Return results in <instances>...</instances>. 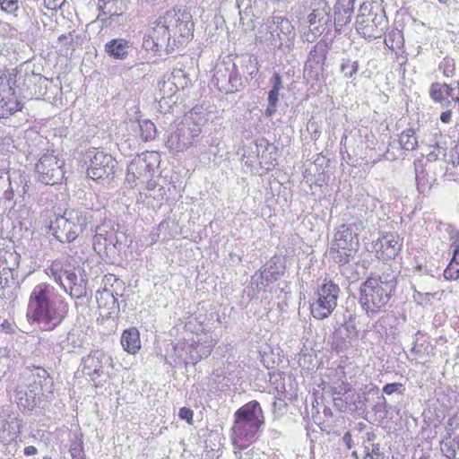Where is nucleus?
<instances>
[{"mask_svg":"<svg viewBox=\"0 0 459 459\" xmlns=\"http://www.w3.org/2000/svg\"><path fill=\"white\" fill-rule=\"evenodd\" d=\"M259 71L258 60L255 56H249L246 61L245 73H247L251 78L257 74Z\"/></svg>","mask_w":459,"mask_h":459,"instance_id":"09e8293b","label":"nucleus"},{"mask_svg":"<svg viewBox=\"0 0 459 459\" xmlns=\"http://www.w3.org/2000/svg\"><path fill=\"white\" fill-rule=\"evenodd\" d=\"M273 25L275 28V31L280 32L283 39H289V36L291 34L293 30L290 21L281 16L273 17Z\"/></svg>","mask_w":459,"mask_h":459,"instance_id":"58836bf2","label":"nucleus"},{"mask_svg":"<svg viewBox=\"0 0 459 459\" xmlns=\"http://www.w3.org/2000/svg\"><path fill=\"white\" fill-rule=\"evenodd\" d=\"M340 70L343 73L346 78H351L357 74L359 70L358 61H351V59H342L340 65Z\"/></svg>","mask_w":459,"mask_h":459,"instance_id":"37998d69","label":"nucleus"},{"mask_svg":"<svg viewBox=\"0 0 459 459\" xmlns=\"http://www.w3.org/2000/svg\"><path fill=\"white\" fill-rule=\"evenodd\" d=\"M445 87L446 83L433 82L429 88V96L435 102L442 103L443 107H448L451 101L445 99Z\"/></svg>","mask_w":459,"mask_h":459,"instance_id":"7c9ffc66","label":"nucleus"},{"mask_svg":"<svg viewBox=\"0 0 459 459\" xmlns=\"http://www.w3.org/2000/svg\"><path fill=\"white\" fill-rule=\"evenodd\" d=\"M328 43L319 40L309 53V57L305 64V73L310 77H317L324 71V65L328 53Z\"/></svg>","mask_w":459,"mask_h":459,"instance_id":"a211bd4d","label":"nucleus"},{"mask_svg":"<svg viewBox=\"0 0 459 459\" xmlns=\"http://www.w3.org/2000/svg\"><path fill=\"white\" fill-rule=\"evenodd\" d=\"M160 95L161 99H165L170 97L174 93L173 87L171 85L170 78L168 80L160 81L158 83Z\"/></svg>","mask_w":459,"mask_h":459,"instance_id":"49530a36","label":"nucleus"},{"mask_svg":"<svg viewBox=\"0 0 459 459\" xmlns=\"http://www.w3.org/2000/svg\"><path fill=\"white\" fill-rule=\"evenodd\" d=\"M340 291L337 284L325 280L317 288L316 300L311 304L313 316L319 320L328 317L337 306Z\"/></svg>","mask_w":459,"mask_h":459,"instance_id":"f8f14e48","label":"nucleus"},{"mask_svg":"<svg viewBox=\"0 0 459 459\" xmlns=\"http://www.w3.org/2000/svg\"><path fill=\"white\" fill-rule=\"evenodd\" d=\"M193 416H194V412L191 409L189 408H186V407H182L180 410H179V412H178V417L181 419V420H186L188 423H192L193 421Z\"/></svg>","mask_w":459,"mask_h":459,"instance_id":"4d7b16f0","label":"nucleus"},{"mask_svg":"<svg viewBox=\"0 0 459 459\" xmlns=\"http://www.w3.org/2000/svg\"><path fill=\"white\" fill-rule=\"evenodd\" d=\"M257 157L260 159V164L264 163L267 170L275 167V157L277 148L270 143L267 139L261 138L256 141Z\"/></svg>","mask_w":459,"mask_h":459,"instance_id":"5701e85b","label":"nucleus"},{"mask_svg":"<svg viewBox=\"0 0 459 459\" xmlns=\"http://www.w3.org/2000/svg\"><path fill=\"white\" fill-rule=\"evenodd\" d=\"M160 156L156 152H146L134 158L127 166L126 180L128 183H135L136 180L148 182L149 189L155 188V183L152 182V177L159 169Z\"/></svg>","mask_w":459,"mask_h":459,"instance_id":"1a4fd4ad","label":"nucleus"},{"mask_svg":"<svg viewBox=\"0 0 459 459\" xmlns=\"http://www.w3.org/2000/svg\"><path fill=\"white\" fill-rule=\"evenodd\" d=\"M120 342L126 351L131 354L136 353L141 348L140 333L137 328L131 327L124 330Z\"/></svg>","mask_w":459,"mask_h":459,"instance_id":"a878e982","label":"nucleus"},{"mask_svg":"<svg viewBox=\"0 0 459 459\" xmlns=\"http://www.w3.org/2000/svg\"><path fill=\"white\" fill-rule=\"evenodd\" d=\"M18 3L16 0H0V7L7 13H14L18 10Z\"/></svg>","mask_w":459,"mask_h":459,"instance_id":"3c124183","label":"nucleus"},{"mask_svg":"<svg viewBox=\"0 0 459 459\" xmlns=\"http://www.w3.org/2000/svg\"><path fill=\"white\" fill-rule=\"evenodd\" d=\"M112 365V359L104 351H91L81 360L82 372L95 387L102 386L108 378L107 368Z\"/></svg>","mask_w":459,"mask_h":459,"instance_id":"9d476101","label":"nucleus"},{"mask_svg":"<svg viewBox=\"0 0 459 459\" xmlns=\"http://www.w3.org/2000/svg\"><path fill=\"white\" fill-rule=\"evenodd\" d=\"M65 307H60L54 299V288L39 283L32 290L28 304L29 321L39 324L43 329L52 331L65 317Z\"/></svg>","mask_w":459,"mask_h":459,"instance_id":"7ed1b4c3","label":"nucleus"},{"mask_svg":"<svg viewBox=\"0 0 459 459\" xmlns=\"http://www.w3.org/2000/svg\"><path fill=\"white\" fill-rule=\"evenodd\" d=\"M116 4H124V0H99V10L107 14H116L117 10H113V5Z\"/></svg>","mask_w":459,"mask_h":459,"instance_id":"a18cd8bd","label":"nucleus"},{"mask_svg":"<svg viewBox=\"0 0 459 459\" xmlns=\"http://www.w3.org/2000/svg\"><path fill=\"white\" fill-rule=\"evenodd\" d=\"M356 19V30L365 39L380 38L387 30L388 19L383 9L373 4L364 2Z\"/></svg>","mask_w":459,"mask_h":459,"instance_id":"423d86ee","label":"nucleus"},{"mask_svg":"<svg viewBox=\"0 0 459 459\" xmlns=\"http://www.w3.org/2000/svg\"><path fill=\"white\" fill-rule=\"evenodd\" d=\"M402 387H403V384H401V383H390V384H386L383 387V392L389 395V394H394V392H401Z\"/></svg>","mask_w":459,"mask_h":459,"instance_id":"13d9d810","label":"nucleus"},{"mask_svg":"<svg viewBox=\"0 0 459 459\" xmlns=\"http://www.w3.org/2000/svg\"><path fill=\"white\" fill-rule=\"evenodd\" d=\"M444 277L446 280L456 281L459 279V264L453 261L450 262L448 266L444 271Z\"/></svg>","mask_w":459,"mask_h":459,"instance_id":"de8ad7c7","label":"nucleus"},{"mask_svg":"<svg viewBox=\"0 0 459 459\" xmlns=\"http://www.w3.org/2000/svg\"><path fill=\"white\" fill-rule=\"evenodd\" d=\"M0 145H3L4 150L10 152L14 147L12 136L9 134L1 136Z\"/></svg>","mask_w":459,"mask_h":459,"instance_id":"6e6d98bb","label":"nucleus"},{"mask_svg":"<svg viewBox=\"0 0 459 459\" xmlns=\"http://www.w3.org/2000/svg\"><path fill=\"white\" fill-rule=\"evenodd\" d=\"M141 138L144 142L155 139L157 130L155 125L150 120H143L138 124Z\"/></svg>","mask_w":459,"mask_h":459,"instance_id":"a19ab883","label":"nucleus"},{"mask_svg":"<svg viewBox=\"0 0 459 459\" xmlns=\"http://www.w3.org/2000/svg\"><path fill=\"white\" fill-rule=\"evenodd\" d=\"M39 393L38 387L30 389V392L26 390H17L15 398L18 406L23 411H32L36 406V395Z\"/></svg>","mask_w":459,"mask_h":459,"instance_id":"cd10ccee","label":"nucleus"},{"mask_svg":"<svg viewBox=\"0 0 459 459\" xmlns=\"http://www.w3.org/2000/svg\"><path fill=\"white\" fill-rule=\"evenodd\" d=\"M35 373L33 374L34 377H35V384H39V390L38 389L39 392H43V391H49L51 392V388L53 386V381H52V378L51 377L49 376L48 372L43 368H40V367H37L35 368Z\"/></svg>","mask_w":459,"mask_h":459,"instance_id":"c756f323","label":"nucleus"},{"mask_svg":"<svg viewBox=\"0 0 459 459\" xmlns=\"http://www.w3.org/2000/svg\"><path fill=\"white\" fill-rule=\"evenodd\" d=\"M58 41L62 44L61 52L65 56H72L78 47V41L74 39L72 33L61 35Z\"/></svg>","mask_w":459,"mask_h":459,"instance_id":"4c0bfd02","label":"nucleus"},{"mask_svg":"<svg viewBox=\"0 0 459 459\" xmlns=\"http://www.w3.org/2000/svg\"><path fill=\"white\" fill-rule=\"evenodd\" d=\"M90 228L95 231L92 246L97 253L107 250L109 246L117 250L125 246L126 234L117 221L105 219L100 224L94 222L93 227Z\"/></svg>","mask_w":459,"mask_h":459,"instance_id":"0eeeda50","label":"nucleus"},{"mask_svg":"<svg viewBox=\"0 0 459 459\" xmlns=\"http://www.w3.org/2000/svg\"><path fill=\"white\" fill-rule=\"evenodd\" d=\"M342 441L346 445L348 449H351L352 446V438L351 434L350 432H346L342 437Z\"/></svg>","mask_w":459,"mask_h":459,"instance_id":"774afa93","label":"nucleus"},{"mask_svg":"<svg viewBox=\"0 0 459 459\" xmlns=\"http://www.w3.org/2000/svg\"><path fill=\"white\" fill-rule=\"evenodd\" d=\"M151 38L157 49L173 51L194 36V22L189 12L181 9L167 11L154 22Z\"/></svg>","mask_w":459,"mask_h":459,"instance_id":"f257e3e1","label":"nucleus"},{"mask_svg":"<svg viewBox=\"0 0 459 459\" xmlns=\"http://www.w3.org/2000/svg\"><path fill=\"white\" fill-rule=\"evenodd\" d=\"M105 214L101 210L71 209L65 210L63 214H55L50 220L49 231L60 243L74 241L80 233L93 227L94 222L102 220Z\"/></svg>","mask_w":459,"mask_h":459,"instance_id":"20e7f679","label":"nucleus"},{"mask_svg":"<svg viewBox=\"0 0 459 459\" xmlns=\"http://www.w3.org/2000/svg\"><path fill=\"white\" fill-rule=\"evenodd\" d=\"M282 273L278 270L276 264L270 261L252 276L251 281L252 283L255 282L257 288H259V284L263 287H267L278 281Z\"/></svg>","mask_w":459,"mask_h":459,"instance_id":"412c9836","label":"nucleus"},{"mask_svg":"<svg viewBox=\"0 0 459 459\" xmlns=\"http://www.w3.org/2000/svg\"><path fill=\"white\" fill-rule=\"evenodd\" d=\"M18 71L15 68L0 71V117L8 118L16 113H22L21 103L14 91Z\"/></svg>","mask_w":459,"mask_h":459,"instance_id":"6e6552de","label":"nucleus"},{"mask_svg":"<svg viewBox=\"0 0 459 459\" xmlns=\"http://www.w3.org/2000/svg\"><path fill=\"white\" fill-rule=\"evenodd\" d=\"M355 251L356 250H343L342 248H335V250L330 254L333 255V260L337 264L344 265L353 261Z\"/></svg>","mask_w":459,"mask_h":459,"instance_id":"79ce46f5","label":"nucleus"},{"mask_svg":"<svg viewBox=\"0 0 459 459\" xmlns=\"http://www.w3.org/2000/svg\"><path fill=\"white\" fill-rule=\"evenodd\" d=\"M269 29L270 38L268 39L270 40V44L273 47L281 46L284 39L281 36L280 32L275 31V28L273 24L269 25Z\"/></svg>","mask_w":459,"mask_h":459,"instance_id":"603ef678","label":"nucleus"},{"mask_svg":"<svg viewBox=\"0 0 459 459\" xmlns=\"http://www.w3.org/2000/svg\"><path fill=\"white\" fill-rule=\"evenodd\" d=\"M403 35L400 30H392L385 39V45L391 50L401 48L403 46Z\"/></svg>","mask_w":459,"mask_h":459,"instance_id":"72a5a7b5","label":"nucleus"},{"mask_svg":"<svg viewBox=\"0 0 459 459\" xmlns=\"http://www.w3.org/2000/svg\"><path fill=\"white\" fill-rule=\"evenodd\" d=\"M363 228L361 221L341 225L334 234L330 253H333L335 248L356 250L359 247L358 236Z\"/></svg>","mask_w":459,"mask_h":459,"instance_id":"2eb2a0df","label":"nucleus"},{"mask_svg":"<svg viewBox=\"0 0 459 459\" xmlns=\"http://www.w3.org/2000/svg\"><path fill=\"white\" fill-rule=\"evenodd\" d=\"M452 163L455 167L459 165V143L453 149Z\"/></svg>","mask_w":459,"mask_h":459,"instance_id":"69168bd1","label":"nucleus"},{"mask_svg":"<svg viewBox=\"0 0 459 459\" xmlns=\"http://www.w3.org/2000/svg\"><path fill=\"white\" fill-rule=\"evenodd\" d=\"M234 419L231 428V441L236 457L242 459L240 451L247 448L253 443L256 433L264 424L263 410L260 403L255 400L247 403L235 411Z\"/></svg>","mask_w":459,"mask_h":459,"instance_id":"39448f33","label":"nucleus"},{"mask_svg":"<svg viewBox=\"0 0 459 459\" xmlns=\"http://www.w3.org/2000/svg\"><path fill=\"white\" fill-rule=\"evenodd\" d=\"M386 400L384 396L379 398V401L375 404L373 410L376 413L385 412Z\"/></svg>","mask_w":459,"mask_h":459,"instance_id":"e2e57ef3","label":"nucleus"},{"mask_svg":"<svg viewBox=\"0 0 459 459\" xmlns=\"http://www.w3.org/2000/svg\"><path fill=\"white\" fill-rule=\"evenodd\" d=\"M452 118V111L446 110L441 113L440 115V120L443 123L448 124L451 121Z\"/></svg>","mask_w":459,"mask_h":459,"instance_id":"338daca9","label":"nucleus"},{"mask_svg":"<svg viewBox=\"0 0 459 459\" xmlns=\"http://www.w3.org/2000/svg\"><path fill=\"white\" fill-rule=\"evenodd\" d=\"M70 453L72 459H85L82 449L78 446L71 447Z\"/></svg>","mask_w":459,"mask_h":459,"instance_id":"0e129e2a","label":"nucleus"},{"mask_svg":"<svg viewBox=\"0 0 459 459\" xmlns=\"http://www.w3.org/2000/svg\"><path fill=\"white\" fill-rule=\"evenodd\" d=\"M230 70L224 64L217 65L213 74V82L222 91L223 85H226Z\"/></svg>","mask_w":459,"mask_h":459,"instance_id":"e433bc0d","label":"nucleus"},{"mask_svg":"<svg viewBox=\"0 0 459 459\" xmlns=\"http://www.w3.org/2000/svg\"><path fill=\"white\" fill-rule=\"evenodd\" d=\"M87 175L93 180L110 178L114 176L117 161L109 153L97 148H90L84 154Z\"/></svg>","mask_w":459,"mask_h":459,"instance_id":"9b49d317","label":"nucleus"},{"mask_svg":"<svg viewBox=\"0 0 459 459\" xmlns=\"http://www.w3.org/2000/svg\"><path fill=\"white\" fill-rule=\"evenodd\" d=\"M60 344L63 350L71 352L74 351L75 348L82 347V342L79 338L78 332L73 329L67 333L65 339L61 341Z\"/></svg>","mask_w":459,"mask_h":459,"instance_id":"f704fd0d","label":"nucleus"},{"mask_svg":"<svg viewBox=\"0 0 459 459\" xmlns=\"http://www.w3.org/2000/svg\"><path fill=\"white\" fill-rule=\"evenodd\" d=\"M201 130L196 126L191 127L185 123L177 126L175 130L171 131L166 142L167 147L174 152H179L188 149L195 139L199 136Z\"/></svg>","mask_w":459,"mask_h":459,"instance_id":"4468645a","label":"nucleus"},{"mask_svg":"<svg viewBox=\"0 0 459 459\" xmlns=\"http://www.w3.org/2000/svg\"><path fill=\"white\" fill-rule=\"evenodd\" d=\"M65 161L55 155L54 152L41 155L36 164L39 180L45 185H56L62 181L65 176Z\"/></svg>","mask_w":459,"mask_h":459,"instance_id":"ddd939ff","label":"nucleus"},{"mask_svg":"<svg viewBox=\"0 0 459 459\" xmlns=\"http://www.w3.org/2000/svg\"><path fill=\"white\" fill-rule=\"evenodd\" d=\"M96 301L98 307L106 311L104 316L107 317L119 311L117 299L109 290L104 289L103 290H98L96 293Z\"/></svg>","mask_w":459,"mask_h":459,"instance_id":"b1692460","label":"nucleus"},{"mask_svg":"<svg viewBox=\"0 0 459 459\" xmlns=\"http://www.w3.org/2000/svg\"><path fill=\"white\" fill-rule=\"evenodd\" d=\"M354 1L348 0L347 4L344 6L341 4L340 0L334 7V22L336 26L342 27L351 21V16L354 11Z\"/></svg>","mask_w":459,"mask_h":459,"instance_id":"bb28decb","label":"nucleus"},{"mask_svg":"<svg viewBox=\"0 0 459 459\" xmlns=\"http://www.w3.org/2000/svg\"><path fill=\"white\" fill-rule=\"evenodd\" d=\"M169 78H170L172 87L177 90H183L190 82L187 74L182 69H174Z\"/></svg>","mask_w":459,"mask_h":459,"instance_id":"ea45409f","label":"nucleus"},{"mask_svg":"<svg viewBox=\"0 0 459 459\" xmlns=\"http://www.w3.org/2000/svg\"><path fill=\"white\" fill-rule=\"evenodd\" d=\"M433 298V294L429 292H420L418 290L414 291L413 299L420 306H427L431 304V299Z\"/></svg>","mask_w":459,"mask_h":459,"instance_id":"8fccbe9b","label":"nucleus"},{"mask_svg":"<svg viewBox=\"0 0 459 459\" xmlns=\"http://www.w3.org/2000/svg\"><path fill=\"white\" fill-rule=\"evenodd\" d=\"M22 183V174L14 173L13 176H11L9 171L0 169V200L10 204L13 208L16 204L15 193L20 194Z\"/></svg>","mask_w":459,"mask_h":459,"instance_id":"f3484780","label":"nucleus"},{"mask_svg":"<svg viewBox=\"0 0 459 459\" xmlns=\"http://www.w3.org/2000/svg\"><path fill=\"white\" fill-rule=\"evenodd\" d=\"M279 100V91L270 90L268 93V103L272 108H275Z\"/></svg>","mask_w":459,"mask_h":459,"instance_id":"680f3d73","label":"nucleus"},{"mask_svg":"<svg viewBox=\"0 0 459 459\" xmlns=\"http://www.w3.org/2000/svg\"><path fill=\"white\" fill-rule=\"evenodd\" d=\"M307 130L311 134V139L316 141L320 135V127L314 119H309L307 124Z\"/></svg>","mask_w":459,"mask_h":459,"instance_id":"864d4df0","label":"nucleus"},{"mask_svg":"<svg viewBox=\"0 0 459 459\" xmlns=\"http://www.w3.org/2000/svg\"><path fill=\"white\" fill-rule=\"evenodd\" d=\"M358 330L353 320L341 323L334 326V332L331 336V349L341 352L348 349L350 341L358 338Z\"/></svg>","mask_w":459,"mask_h":459,"instance_id":"dca6fc26","label":"nucleus"},{"mask_svg":"<svg viewBox=\"0 0 459 459\" xmlns=\"http://www.w3.org/2000/svg\"><path fill=\"white\" fill-rule=\"evenodd\" d=\"M204 343H206V341L204 342ZM207 345H204V343L196 344L195 350L198 355L195 358L192 356L193 359L198 360L203 358H207L211 354L212 347L216 344V341L211 340L210 342H207Z\"/></svg>","mask_w":459,"mask_h":459,"instance_id":"c03bdc74","label":"nucleus"},{"mask_svg":"<svg viewBox=\"0 0 459 459\" xmlns=\"http://www.w3.org/2000/svg\"><path fill=\"white\" fill-rule=\"evenodd\" d=\"M81 268H74L70 273L67 274L64 280L67 289L70 290L71 297L74 299H82L87 295V281L82 274Z\"/></svg>","mask_w":459,"mask_h":459,"instance_id":"aec40b11","label":"nucleus"},{"mask_svg":"<svg viewBox=\"0 0 459 459\" xmlns=\"http://www.w3.org/2000/svg\"><path fill=\"white\" fill-rule=\"evenodd\" d=\"M423 172H424V170L422 168L420 170H419L418 168H415V173H416L415 179L417 182V188L420 193H425L427 191V189H429V186H426L424 183H422L424 177H421V175L423 174Z\"/></svg>","mask_w":459,"mask_h":459,"instance_id":"5fc2aeb1","label":"nucleus"},{"mask_svg":"<svg viewBox=\"0 0 459 459\" xmlns=\"http://www.w3.org/2000/svg\"><path fill=\"white\" fill-rule=\"evenodd\" d=\"M399 143L405 151H412L418 145V141L413 129L404 130L399 136Z\"/></svg>","mask_w":459,"mask_h":459,"instance_id":"473e14b6","label":"nucleus"},{"mask_svg":"<svg viewBox=\"0 0 459 459\" xmlns=\"http://www.w3.org/2000/svg\"><path fill=\"white\" fill-rule=\"evenodd\" d=\"M17 289V281L13 278V269L4 267L0 270V290Z\"/></svg>","mask_w":459,"mask_h":459,"instance_id":"c9c22d12","label":"nucleus"},{"mask_svg":"<svg viewBox=\"0 0 459 459\" xmlns=\"http://www.w3.org/2000/svg\"><path fill=\"white\" fill-rule=\"evenodd\" d=\"M459 448V441L452 438L449 435L442 440L440 449L447 459H454L456 456V450Z\"/></svg>","mask_w":459,"mask_h":459,"instance_id":"2f4dec72","label":"nucleus"},{"mask_svg":"<svg viewBox=\"0 0 459 459\" xmlns=\"http://www.w3.org/2000/svg\"><path fill=\"white\" fill-rule=\"evenodd\" d=\"M244 88L243 81L238 74L237 66L232 64V69L230 72V76L226 85H223L222 91L226 94L234 93Z\"/></svg>","mask_w":459,"mask_h":459,"instance_id":"c85d7f7f","label":"nucleus"},{"mask_svg":"<svg viewBox=\"0 0 459 459\" xmlns=\"http://www.w3.org/2000/svg\"><path fill=\"white\" fill-rule=\"evenodd\" d=\"M396 285V273L390 265L383 264L381 273H371L360 286L359 302L367 314L384 311Z\"/></svg>","mask_w":459,"mask_h":459,"instance_id":"f03ea898","label":"nucleus"},{"mask_svg":"<svg viewBox=\"0 0 459 459\" xmlns=\"http://www.w3.org/2000/svg\"><path fill=\"white\" fill-rule=\"evenodd\" d=\"M374 455V459H385L384 453L380 451V445L378 443H373L371 445V453Z\"/></svg>","mask_w":459,"mask_h":459,"instance_id":"052dcab7","label":"nucleus"},{"mask_svg":"<svg viewBox=\"0 0 459 459\" xmlns=\"http://www.w3.org/2000/svg\"><path fill=\"white\" fill-rule=\"evenodd\" d=\"M75 267L67 263L66 260L56 259L48 269V274L52 276L56 283L62 286L67 291V286L64 281L67 274L70 273Z\"/></svg>","mask_w":459,"mask_h":459,"instance_id":"393cba45","label":"nucleus"},{"mask_svg":"<svg viewBox=\"0 0 459 459\" xmlns=\"http://www.w3.org/2000/svg\"><path fill=\"white\" fill-rule=\"evenodd\" d=\"M133 49V43L122 38L113 39L105 44L108 56L118 60L126 59Z\"/></svg>","mask_w":459,"mask_h":459,"instance_id":"4be33fe9","label":"nucleus"},{"mask_svg":"<svg viewBox=\"0 0 459 459\" xmlns=\"http://www.w3.org/2000/svg\"><path fill=\"white\" fill-rule=\"evenodd\" d=\"M270 82L273 85L272 90L273 91H280V90L283 88L281 77L277 73L273 74V77L270 80Z\"/></svg>","mask_w":459,"mask_h":459,"instance_id":"bf43d9fd","label":"nucleus"},{"mask_svg":"<svg viewBox=\"0 0 459 459\" xmlns=\"http://www.w3.org/2000/svg\"><path fill=\"white\" fill-rule=\"evenodd\" d=\"M379 240V249L377 251L384 259L394 258L401 250L402 244L398 234L394 232L383 233Z\"/></svg>","mask_w":459,"mask_h":459,"instance_id":"6ab92c4d","label":"nucleus"}]
</instances>
